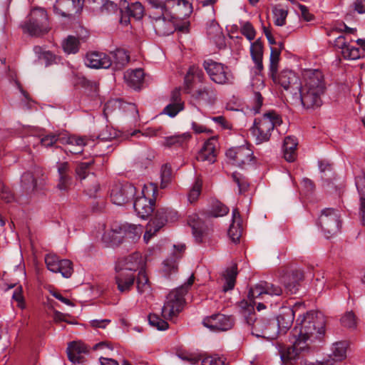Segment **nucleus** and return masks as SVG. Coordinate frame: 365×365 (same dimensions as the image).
Wrapping results in <instances>:
<instances>
[{"mask_svg":"<svg viewBox=\"0 0 365 365\" xmlns=\"http://www.w3.org/2000/svg\"><path fill=\"white\" fill-rule=\"evenodd\" d=\"M60 262L58 257L54 254H48L45 257L46 267L53 272H56Z\"/></svg>","mask_w":365,"mask_h":365,"instance_id":"55","label":"nucleus"},{"mask_svg":"<svg viewBox=\"0 0 365 365\" xmlns=\"http://www.w3.org/2000/svg\"><path fill=\"white\" fill-rule=\"evenodd\" d=\"M21 182L22 187L27 191H33L36 187V181L30 172H26L21 175Z\"/></svg>","mask_w":365,"mask_h":365,"instance_id":"48","label":"nucleus"},{"mask_svg":"<svg viewBox=\"0 0 365 365\" xmlns=\"http://www.w3.org/2000/svg\"><path fill=\"white\" fill-rule=\"evenodd\" d=\"M193 100L206 105L213 104L216 100V91L211 83H206L197 88L191 95Z\"/></svg>","mask_w":365,"mask_h":365,"instance_id":"17","label":"nucleus"},{"mask_svg":"<svg viewBox=\"0 0 365 365\" xmlns=\"http://www.w3.org/2000/svg\"><path fill=\"white\" fill-rule=\"evenodd\" d=\"M235 323L232 316L215 314L205 318L203 324L212 330L227 331L230 329Z\"/></svg>","mask_w":365,"mask_h":365,"instance_id":"16","label":"nucleus"},{"mask_svg":"<svg viewBox=\"0 0 365 365\" xmlns=\"http://www.w3.org/2000/svg\"><path fill=\"white\" fill-rule=\"evenodd\" d=\"M275 84L282 86L284 90L289 91L291 96L300 87L301 81L297 74L291 70L284 69L279 73H269Z\"/></svg>","mask_w":365,"mask_h":365,"instance_id":"11","label":"nucleus"},{"mask_svg":"<svg viewBox=\"0 0 365 365\" xmlns=\"http://www.w3.org/2000/svg\"><path fill=\"white\" fill-rule=\"evenodd\" d=\"M85 63L88 67L93 68H108L112 62L108 55L96 51L87 53Z\"/></svg>","mask_w":365,"mask_h":365,"instance_id":"22","label":"nucleus"},{"mask_svg":"<svg viewBox=\"0 0 365 365\" xmlns=\"http://www.w3.org/2000/svg\"><path fill=\"white\" fill-rule=\"evenodd\" d=\"M303 272L295 269L291 273H287L282 277V282L285 289L289 294H296L299 289V282L303 279Z\"/></svg>","mask_w":365,"mask_h":365,"instance_id":"26","label":"nucleus"},{"mask_svg":"<svg viewBox=\"0 0 365 365\" xmlns=\"http://www.w3.org/2000/svg\"><path fill=\"white\" fill-rule=\"evenodd\" d=\"M334 46L341 50L344 58L356 60L361 58V51L359 48L351 46L344 36H338L334 41Z\"/></svg>","mask_w":365,"mask_h":365,"instance_id":"18","label":"nucleus"},{"mask_svg":"<svg viewBox=\"0 0 365 365\" xmlns=\"http://www.w3.org/2000/svg\"><path fill=\"white\" fill-rule=\"evenodd\" d=\"M274 24L276 26H282L286 24L288 10L280 5L276 6L272 9Z\"/></svg>","mask_w":365,"mask_h":365,"instance_id":"39","label":"nucleus"},{"mask_svg":"<svg viewBox=\"0 0 365 365\" xmlns=\"http://www.w3.org/2000/svg\"><path fill=\"white\" fill-rule=\"evenodd\" d=\"M176 218L177 212L174 210L168 207L158 208L154 217L146 226V231L143 236L144 241L148 243L168 221H174Z\"/></svg>","mask_w":365,"mask_h":365,"instance_id":"7","label":"nucleus"},{"mask_svg":"<svg viewBox=\"0 0 365 365\" xmlns=\"http://www.w3.org/2000/svg\"><path fill=\"white\" fill-rule=\"evenodd\" d=\"M340 212L334 208H325L322 210L318 225L328 238L338 233L341 228Z\"/></svg>","mask_w":365,"mask_h":365,"instance_id":"8","label":"nucleus"},{"mask_svg":"<svg viewBox=\"0 0 365 365\" xmlns=\"http://www.w3.org/2000/svg\"><path fill=\"white\" fill-rule=\"evenodd\" d=\"M161 186L165 187L170 182L172 178V168L168 164L163 165L161 168Z\"/></svg>","mask_w":365,"mask_h":365,"instance_id":"57","label":"nucleus"},{"mask_svg":"<svg viewBox=\"0 0 365 365\" xmlns=\"http://www.w3.org/2000/svg\"><path fill=\"white\" fill-rule=\"evenodd\" d=\"M56 166L58 174L57 187L60 190L67 191L72 184L70 165L68 162H61L58 163Z\"/></svg>","mask_w":365,"mask_h":365,"instance_id":"24","label":"nucleus"},{"mask_svg":"<svg viewBox=\"0 0 365 365\" xmlns=\"http://www.w3.org/2000/svg\"><path fill=\"white\" fill-rule=\"evenodd\" d=\"M118 11V5L113 1L106 0L101 7V11L105 14L115 13Z\"/></svg>","mask_w":365,"mask_h":365,"instance_id":"64","label":"nucleus"},{"mask_svg":"<svg viewBox=\"0 0 365 365\" xmlns=\"http://www.w3.org/2000/svg\"><path fill=\"white\" fill-rule=\"evenodd\" d=\"M136 193V188L132 184H116L110 190V199L113 203L123 205L133 198Z\"/></svg>","mask_w":365,"mask_h":365,"instance_id":"13","label":"nucleus"},{"mask_svg":"<svg viewBox=\"0 0 365 365\" xmlns=\"http://www.w3.org/2000/svg\"><path fill=\"white\" fill-rule=\"evenodd\" d=\"M67 351L76 354H84L87 351V349L85 344L80 341H72L68 344Z\"/></svg>","mask_w":365,"mask_h":365,"instance_id":"63","label":"nucleus"},{"mask_svg":"<svg viewBox=\"0 0 365 365\" xmlns=\"http://www.w3.org/2000/svg\"><path fill=\"white\" fill-rule=\"evenodd\" d=\"M216 143L217 140L215 138L207 140L197 153V160L202 162L207 161L210 164L213 163L216 160Z\"/></svg>","mask_w":365,"mask_h":365,"instance_id":"28","label":"nucleus"},{"mask_svg":"<svg viewBox=\"0 0 365 365\" xmlns=\"http://www.w3.org/2000/svg\"><path fill=\"white\" fill-rule=\"evenodd\" d=\"M355 184L360 198H365V173H361L356 177Z\"/></svg>","mask_w":365,"mask_h":365,"instance_id":"59","label":"nucleus"},{"mask_svg":"<svg viewBox=\"0 0 365 365\" xmlns=\"http://www.w3.org/2000/svg\"><path fill=\"white\" fill-rule=\"evenodd\" d=\"M229 208L219 201L212 203L211 210L207 213V217H219L226 215Z\"/></svg>","mask_w":365,"mask_h":365,"instance_id":"43","label":"nucleus"},{"mask_svg":"<svg viewBox=\"0 0 365 365\" xmlns=\"http://www.w3.org/2000/svg\"><path fill=\"white\" fill-rule=\"evenodd\" d=\"M74 83L83 88L87 94L92 98H96L98 95V83L96 81L87 79L83 75H75Z\"/></svg>","mask_w":365,"mask_h":365,"instance_id":"32","label":"nucleus"},{"mask_svg":"<svg viewBox=\"0 0 365 365\" xmlns=\"http://www.w3.org/2000/svg\"><path fill=\"white\" fill-rule=\"evenodd\" d=\"M232 215V220L228 230V235L233 242L237 243L240 242L242 233V220L237 208L233 209Z\"/></svg>","mask_w":365,"mask_h":365,"instance_id":"29","label":"nucleus"},{"mask_svg":"<svg viewBox=\"0 0 365 365\" xmlns=\"http://www.w3.org/2000/svg\"><path fill=\"white\" fill-rule=\"evenodd\" d=\"M201 187L202 182L199 180H196L188 194V200L190 202L192 203L197 200L201 192Z\"/></svg>","mask_w":365,"mask_h":365,"instance_id":"61","label":"nucleus"},{"mask_svg":"<svg viewBox=\"0 0 365 365\" xmlns=\"http://www.w3.org/2000/svg\"><path fill=\"white\" fill-rule=\"evenodd\" d=\"M83 6V0H57L53 5L56 14L63 17H71L80 13Z\"/></svg>","mask_w":365,"mask_h":365,"instance_id":"14","label":"nucleus"},{"mask_svg":"<svg viewBox=\"0 0 365 365\" xmlns=\"http://www.w3.org/2000/svg\"><path fill=\"white\" fill-rule=\"evenodd\" d=\"M137 289L140 294H142L150 289V286L149 284V279L146 274L145 270L141 268L136 279Z\"/></svg>","mask_w":365,"mask_h":365,"instance_id":"41","label":"nucleus"},{"mask_svg":"<svg viewBox=\"0 0 365 365\" xmlns=\"http://www.w3.org/2000/svg\"><path fill=\"white\" fill-rule=\"evenodd\" d=\"M121 17L120 22L123 24L127 25L130 21V18L133 17L135 19H140L144 13V8L143 5L136 1L130 4H128L125 7V11L120 10Z\"/></svg>","mask_w":365,"mask_h":365,"instance_id":"27","label":"nucleus"},{"mask_svg":"<svg viewBox=\"0 0 365 365\" xmlns=\"http://www.w3.org/2000/svg\"><path fill=\"white\" fill-rule=\"evenodd\" d=\"M237 275V266L236 264H232L225 271L223 274L225 279V284L222 287L224 292L232 290L234 288Z\"/></svg>","mask_w":365,"mask_h":365,"instance_id":"37","label":"nucleus"},{"mask_svg":"<svg viewBox=\"0 0 365 365\" xmlns=\"http://www.w3.org/2000/svg\"><path fill=\"white\" fill-rule=\"evenodd\" d=\"M190 138V135L185 133L180 135H174L165 138L163 145L167 147L173 145H182L185 142Z\"/></svg>","mask_w":365,"mask_h":365,"instance_id":"40","label":"nucleus"},{"mask_svg":"<svg viewBox=\"0 0 365 365\" xmlns=\"http://www.w3.org/2000/svg\"><path fill=\"white\" fill-rule=\"evenodd\" d=\"M155 200L145 196L143 191L142 195L137 197L133 203L134 210L137 215L142 218H148L154 210Z\"/></svg>","mask_w":365,"mask_h":365,"instance_id":"19","label":"nucleus"},{"mask_svg":"<svg viewBox=\"0 0 365 365\" xmlns=\"http://www.w3.org/2000/svg\"><path fill=\"white\" fill-rule=\"evenodd\" d=\"M298 142L294 137L287 136L284 140V157L288 162H294L297 157V147Z\"/></svg>","mask_w":365,"mask_h":365,"instance_id":"35","label":"nucleus"},{"mask_svg":"<svg viewBox=\"0 0 365 365\" xmlns=\"http://www.w3.org/2000/svg\"><path fill=\"white\" fill-rule=\"evenodd\" d=\"M232 177L238 186L240 194H242L248 190L250 183L245 177L237 172L233 173Z\"/></svg>","mask_w":365,"mask_h":365,"instance_id":"51","label":"nucleus"},{"mask_svg":"<svg viewBox=\"0 0 365 365\" xmlns=\"http://www.w3.org/2000/svg\"><path fill=\"white\" fill-rule=\"evenodd\" d=\"M194 279V275L192 274L186 283L168 294L162 308V316L165 319H172L182 312L185 302V295L188 288L193 284Z\"/></svg>","mask_w":365,"mask_h":365,"instance_id":"4","label":"nucleus"},{"mask_svg":"<svg viewBox=\"0 0 365 365\" xmlns=\"http://www.w3.org/2000/svg\"><path fill=\"white\" fill-rule=\"evenodd\" d=\"M143 262L140 253L134 252L122 259H119L115 265V269H120L134 274L135 272L143 268Z\"/></svg>","mask_w":365,"mask_h":365,"instance_id":"21","label":"nucleus"},{"mask_svg":"<svg viewBox=\"0 0 365 365\" xmlns=\"http://www.w3.org/2000/svg\"><path fill=\"white\" fill-rule=\"evenodd\" d=\"M152 24L155 34L158 36H168L174 31L173 23L166 20L163 14L153 17Z\"/></svg>","mask_w":365,"mask_h":365,"instance_id":"30","label":"nucleus"},{"mask_svg":"<svg viewBox=\"0 0 365 365\" xmlns=\"http://www.w3.org/2000/svg\"><path fill=\"white\" fill-rule=\"evenodd\" d=\"M281 50L277 48H271V53L269 56V73H277L279 61Z\"/></svg>","mask_w":365,"mask_h":365,"instance_id":"47","label":"nucleus"},{"mask_svg":"<svg viewBox=\"0 0 365 365\" xmlns=\"http://www.w3.org/2000/svg\"><path fill=\"white\" fill-rule=\"evenodd\" d=\"M115 277L118 290L121 292H128L133 287L135 277L133 272H128L120 269H115Z\"/></svg>","mask_w":365,"mask_h":365,"instance_id":"23","label":"nucleus"},{"mask_svg":"<svg viewBox=\"0 0 365 365\" xmlns=\"http://www.w3.org/2000/svg\"><path fill=\"white\" fill-rule=\"evenodd\" d=\"M282 123L281 116L275 111L265 113L262 117L256 118L252 127V133L256 143L267 142L273 130Z\"/></svg>","mask_w":365,"mask_h":365,"instance_id":"6","label":"nucleus"},{"mask_svg":"<svg viewBox=\"0 0 365 365\" xmlns=\"http://www.w3.org/2000/svg\"><path fill=\"white\" fill-rule=\"evenodd\" d=\"M240 31L249 41H252L255 38L256 31L250 21L242 23Z\"/></svg>","mask_w":365,"mask_h":365,"instance_id":"56","label":"nucleus"},{"mask_svg":"<svg viewBox=\"0 0 365 365\" xmlns=\"http://www.w3.org/2000/svg\"><path fill=\"white\" fill-rule=\"evenodd\" d=\"M264 284L266 296H280L282 294V289L279 286L264 281Z\"/></svg>","mask_w":365,"mask_h":365,"instance_id":"58","label":"nucleus"},{"mask_svg":"<svg viewBox=\"0 0 365 365\" xmlns=\"http://www.w3.org/2000/svg\"><path fill=\"white\" fill-rule=\"evenodd\" d=\"M203 67L213 82L222 85L232 83L234 77L227 66L209 60L204 62Z\"/></svg>","mask_w":365,"mask_h":365,"instance_id":"9","label":"nucleus"},{"mask_svg":"<svg viewBox=\"0 0 365 365\" xmlns=\"http://www.w3.org/2000/svg\"><path fill=\"white\" fill-rule=\"evenodd\" d=\"M65 143L68 144L69 146H85L86 144L84 138L75 135L64 137V144Z\"/></svg>","mask_w":365,"mask_h":365,"instance_id":"62","label":"nucleus"},{"mask_svg":"<svg viewBox=\"0 0 365 365\" xmlns=\"http://www.w3.org/2000/svg\"><path fill=\"white\" fill-rule=\"evenodd\" d=\"M226 156L241 168L250 165L254 160L253 151L247 146L230 148L227 150Z\"/></svg>","mask_w":365,"mask_h":365,"instance_id":"15","label":"nucleus"},{"mask_svg":"<svg viewBox=\"0 0 365 365\" xmlns=\"http://www.w3.org/2000/svg\"><path fill=\"white\" fill-rule=\"evenodd\" d=\"M93 163L94 161L93 160L88 162L78 163L76 168L77 177L81 180H84L90 174L93 175V173L91 172Z\"/></svg>","mask_w":365,"mask_h":365,"instance_id":"42","label":"nucleus"},{"mask_svg":"<svg viewBox=\"0 0 365 365\" xmlns=\"http://www.w3.org/2000/svg\"><path fill=\"white\" fill-rule=\"evenodd\" d=\"M341 324L349 329L356 327V317L352 311L346 312L341 318Z\"/></svg>","mask_w":365,"mask_h":365,"instance_id":"54","label":"nucleus"},{"mask_svg":"<svg viewBox=\"0 0 365 365\" xmlns=\"http://www.w3.org/2000/svg\"><path fill=\"white\" fill-rule=\"evenodd\" d=\"M112 64L110 67L114 71L122 70L129 62L130 56L126 51L118 48L113 52H110V56Z\"/></svg>","mask_w":365,"mask_h":365,"instance_id":"31","label":"nucleus"},{"mask_svg":"<svg viewBox=\"0 0 365 365\" xmlns=\"http://www.w3.org/2000/svg\"><path fill=\"white\" fill-rule=\"evenodd\" d=\"M277 349L282 365H292L299 357L300 352L308 349V344L297 338L292 346L278 344Z\"/></svg>","mask_w":365,"mask_h":365,"instance_id":"10","label":"nucleus"},{"mask_svg":"<svg viewBox=\"0 0 365 365\" xmlns=\"http://www.w3.org/2000/svg\"><path fill=\"white\" fill-rule=\"evenodd\" d=\"M148 322L152 327L160 331L166 330L168 328V323L155 314H149Z\"/></svg>","mask_w":365,"mask_h":365,"instance_id":"52","label":"nucleus"},{"mask_svg":"<svg viewBox=\"0 0 365 365\" xmlns=\"http://www.w3.org/2000/svg\"><path fill=\"white\" fill-rule=\"evenodd\" d=\"M128 85L133 89H139L144 79V72L141 68L128 70L124 74Z\"/></svg>","mask_w":365,"mask_h":365,"instance_id":"33","label":"nucleus"},{"mask_svg":"<svg viewBox=\"0 0 365 365\" xmlns=\"http://www.w3.org/2000/svg\"><path fill=\"white\" fill-rule=\"evenodd\" d=\"M73 272L72 262L69 259H61L56 273H61L65 278H69Z\"/></svg>","mask_w":365,"mask_h":365,"instance_id":"49","label":"nucleus"},{"mask_svg":"<svg viewBox=\"0 0 365 365\" xmlns=\"http://www.w3.org/2000/svg\"><path fill=\"white\" fill-rule=\"evenodd\" d=\"M117 133L115 129L108 125H105L99 130L97 138L102 141H110L117 137Z\"/></svg>","mask_w":365,"mask_h":365,"instance_id":"50","label":"nucleus"},{"mask_svg":"<svg viewBox=\"0 0 365 365\" xmlns=\"http://www.w3.org/2000/svg\"><path fill=\"white\" fill-rule=\"evenodd\" d=\"M250 53L257 69L261 71L263 69V46L259 38L252 43Z\"/></svg>","mask_w":365,"mask_h":365,"instance_id":"36","label":"nucleus"},{"mask_svg":"<svg viewBox=\"0 0 365 365\" xmlns=\"http://www.w3.org/2000/svg\"><path fill=\"white\" fill-rule=\"evenodd\" d=\"M266 296L264 281L260 282L254 287H251L248 292V298L254 304L255 299L257 298H264Z\"/></svg>","mask_w":365,"mask_h":365,"instance_id":"45","label":"nucleus"},{"mask_svg":"<svg viewBox=\"0 0 365 365\" xmlns=\"http://www.w3.org/2000/svg\"><path fill=\"white\" fill-rule=\"evenodd\" d=\"M125 238L130 239L132 241H135L140 238L143 232V229L140 225L125 223Z\"/></svg>","mask_w":365,"mask_h":365,"instance_id":"44","label":"nucleus"},{"mask_svg":"<svg viewBox=\"0 0 365 365\" xmlns=\"http://www.w3.org/2000/svg\"><path fill=\"white\" fill-rule=\"evenodd\" d=\"M79 39L73 36H68L62 43L63 51L66 53H76L79 50Z\"/></svg>","mask_w":365,"mask_h":365,"instance_id":"38","label":"nucleus"},{"mask_svg":"<svg viewBox=\"0 0 365 365\" xmlns=\"http://www.w3.org/2000/svg\"><path fill=\"white\" fill-rule=\"evenodd\" d=\"M20 26L24 34L32 37L43 36L51 29L47 12L41 8L31 10Z\"/></svg>","mask_w":365,"mask_h":365,"instance_id":"5","label":"nucleus"},{"mask_svg":"<svg viewBox=\"0 0 365 365\" xmlns=\"http://www.w3.org/2000/svg\"><path fill=\"white\" fill-rule=\"evenodd\" d=\"M125 223L113 222L110 230L103 235V240L105 242L110 243L113 246L119 245L125 238Z\"/></svg>","mask_w":365,"mask_h":365,"instance_id":"20","label":"nucleus"},{"mask_svg":"<svg viewBox=\"0 0 365 365\" xmlns=\"http://www.w3.org/2000/svg\"><path fill=\"white\" fill-rule=\"evenodd\" d=\"M301 308H304L302 303H296L293 307H283L280 309L277 317V322H275L278 329V334L279 332L285 334L293 324L296 312Z\"/></svg>","mask_w":365,"mask_h":365,"instance_id":"12","label":"nucleus"},{"mask_svg":"<svg viewBox=\"0 0 365 365\" xmlns=\"http://www.w3.org/2000/svg\"><path fill=\"white\" fill-rule=\"evenodd\" d=\"M225 359L218 355H210L202 359V365H224Z\"/></svg>","mask_w":365,"mask_h":365,"instance_id":"60","label":"nucleus"},{"mask_svg":"<svg viewBox=\"0 0 365 365\" xmlns=\"http://www.w3.org/2000/svg\"><path fill=\"white\" fill-rule=\"evenodd\" d=\"M245 324L250 333L257 338L274 339L278 336L275 322L264 317H257L255 312H243Z\"/></svg>","mask_w":365,"mask_h":365,"instance_id":"3","label":"nucleus"},{"mask_svg":"<svg viewBox=\"0 0 365 365\" xmlns=\"http://www.w3.org/2000/svg\"><path fill=\"white\" fill-rule=\"evenodd\" d=\"M304 84L291 96L292 103L302 105L306 109H315L322 105V96L325 91L324 76L319 70H309L304 73Z\"/></svg>","mask_w":365,"mask_h":365,"instance_id":"1","label":"nucleus"},{"mask_svg":"<svg viewBox=\"0 0 365 365\" xmlns=\"http://www.w3.org/2000/svg\"><path fill=\"white\" fill-rule=\"evenodd\" d=\"M348 344L346 341H337L333 344L332 346V360H326L324 361H317L316 364H309L307 361H304L303 365H333V361H341L346 357V349Z\"/></svg>","mask_w":365,"mask_h":365,"instance_id":"25","label":"nucleus"},{"mask_svg":"<svg viewBox=\"0 0 365 365\" xmlns=\"http://www.w3.org/2000/svg\"><path fill=\"white\" fill-rule=\"evenodd\" d=\"M41 144L46 148L53 146L56 142L64 144V136L60 133H50L42 137L40 140Z\"/></svg>","mask_w":365,"mask_h":365,"instance_id":"46","label":"nucleus"},{"mask_svg":"<svg viewBox=\"0 0 365 365\" xmlns=\"http://www.w3.org/2000/svg\"><path fill=\"white\" fill-rule=\"evenodd\" d=\"M325 319L321 313L314 311L307 312L297 319L294 329L297 338L307 343L317 341H322L325 334Z\"/></svg>","mask_w":365,"mask_h":365,"instance_id":"2","label":"nucleus"},{"mask_svg":"<svg viewBox=\"0 0 365 365\" xmlns=\"http://www.w3.org/2000/svg\"><path fill=\"white\" fill-rule=\"evenodd\" d=\"M188 223L192 228V235L197 242H201L204 235L207 230L204 222H202L197 215L189 217Z\"/></svg>","mask_w":365,"mask_h":365,"instance_id":"34","label":"nucleus"},{"mask_svg":"<svg viewBox=\"0 0 365 365\" xmlns=\"http://www.w3.org/2000/svg\"><path fill=\"white\" fill-rule=\"evenodd\" d=\"M184 109V103H170L165 107L163 113L170 117H175L177 114Z\"/></svg>","mask_w":365,"mask_h":365,"instance_id":"53","label":"nucleus"}]
</instances>
